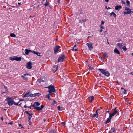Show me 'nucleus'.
I'll use <instances>...</instances> for the list:
<instances>
[{"label":"nucleus","mask_w":133,"mask_h":133,"mask_svg":"<svg viewBox=\"0 0 133 133\" xmlns=\"http://www.w3.org/2000/svg\"><path fill=\"white\" fill-rule=\"evenodd\" d=\"M5 100L7 101L8 104L9 106L13 105H18V103H15L11 98L7 97Z\"/></svg>","instance_id":"f257e3e1"},{"label":"nucleus","mask_w":133,"mask_h":133,"mask_svg":"<svg viewBox=\"0 0 133 133\" xmlns=\"http://www.w3.org/2000/svg\"><path fill=\"white\" fill-rule=\"evenodd\" d=\"M46 88L48 89V92L50 94H51L53 92H55V87L53 85H49Z\"/></svg>","instance_id":"f03ea898"},{"label":"nucleus","mask_w":133,"mask_h":133,"mask_svg":"<svg viewBox=\"0 0 133 133\" xmlns=\"http://www.w3.org/2000/svg\"><path fill=\"white\" fill-rule=\"evenodd\" d=\"M98 70L100 71L101 73L104 74L107 77L109 76L110 75L109 72L105 69L99 68L98 69Z\"/></svg>","instance_id":"7ed1b4c3"},{"label":"nucleus","mask_w":133,"mask_h":133,"mask_svg":"<svg viewBox=\"0 0 133 133\" xmlns=\"http://www.w3.org/2000/svg\"><path fill=\"white\" fill-rule=\"evenodd\" d=\"M86 45L88 46L89 49L90 50H91L93 48V43L91 42H89L86 44Z\"/></svg>","instance_id":"20e7f679"},{"label":"nucleus","mask_w":133,"mask_h":133,"mask_svg":"<svg viewBox=\"0 0 133 133\" xmlns=\"http://www.w3.org/2000/svg\"><path fill=\"white\" fill-rule=\"evenodd\" d=\"M65 58V56L62 55L60 56L58 58V62H63Z\"/></svg>","instance_id":"39448f33"},{"label":"nucleus","mask_w":133,"mask_h":133,"mask_svg":"<svg viewBox=\"0 0 133 133\" xmlns=\"http://www.w3.org/2000/svg\"><path fill=\"white\" fill-rule=\"evenodd\" d=\"M34 109L38 111L41 110L44 107V106L43 105H41L40 107L35 106V105H34Z\"/></svg>","instance_id":"423d86ee"},{"label":"nucleus","mask_w":133,"mask_h":133,"mask_svg":"<svg viewBox=\"0 0 133 133\" xmlns=\"http://www.w3.org/2000/svg\"><path fill=\"white\" fill-rule=\"evenodd\" d=\"M26 67L28 69H31L32 68V62L29 61L27 63Z\"/></svg>","instance_id":"0eeeda50"},{"label":"nucleus","mask_w":133,"mask_h":133,"mask_svg":"<svg viewBox=\"0 0 133 133\" xmlns=\"http://www.w3.org/2000/svg\"><path fill=\"white\" fill-rule=\"evenodd\" d=\"M125 9L127 12L129 13H128V14H130L133 12V11L131 10V9L128 7H125Z\"/></svg>","instance_id":"6e6552de"},{"label":"nucleus","mask_w":133,"mask_h":133,"mask_svg":"<svg viewBox=\"0 0 133 133\" xmlns=\"http://www.w3.org/2000/svg\"><path fill=\"white\" fill-rule=\"evenodd\" d=\"M25 113H26L27 114L29 115V116L28 117V118L29 121H30V120L31 118L32 117V115H33V114L32 113H29L28 111H26L25 112Z\"/></svg>","instance_id":"1a4fd4ad"},{"label":"nucleus","mask_w":133,"mask_h":133,"mask_svg":"<svg viewBox=\"0 0 133 133\" xmlns=\"http://www.w3.org/2000/svg\"><path fill=\"white\" fill-rule=\"evenodd\" d=\"M60 48V46H56L54 49V51L55 54L58 52V49Z\"/></svg>","instance_id":"9d476101"},{"label":"nucleus","mask_w":133,"mask_h":133,"mask_svg":"<svg viewBox=\"0 0 133 133\" xmlns=\"http://www.w3.org/2000/svg\"><path fill=\"white\" fill-rule=\"evenodd\" d=\"M40 95V94L39 93H35L34 94H32L31 93V95L30 97H34L37 96H39Z\"/></svg>","instance_id":"9b49d317"},{"label":"nucleus","mask_w":133,"mask_h":133,"mask_svg":"<svg viewBox=\"0 0 133 133\" xmlns=\"http://www.w3.org/2000/svg\"><path fill=\"white\" fill-rule=\"evenodd\" d=\"M116 107L115 108L114 111L111 114L110 113H109V115L112 117L114 116L118 112V111L116 109Z\"/></svg>","instance_id":"f8f14e48"},{"label":"nucleus","mask_w":133,"mask_h":133,"mask_svg":"<svg viewBox=\"0 0 133 133\" xmlns=\"http://www.w3.org/2000/svg\"><path fill=\"white\" fill-rule=\"evenodd\" d=\"M29 75L28 74H24L23 75H22L21 77L23 78V79L25 80H27L28 79V77H26V76L28 75Z\"/></svg>","instance_id":"ddd939ff"},{"label":"nucleus","mask_w":133,"mask_h":133,"mask_svg":"<svg viewBox=\"0 0 133 133\" xmlns=\"http://www.w3.org/2000/svg\"><path fill=\"white\" fill-rule=\"evenodd\" d=\"M31 95V92H28L25 94L23 96V97H30Z\"/></svg>","instance_id":"4468645a"},{"label":"nucleus","mask_w":133,"mask_h":133,"mask_svg":"<svg viewBox=\"0 0 133 133\" xmlns=\"http://www.w3.org/2000/svg\"><path fill=\"white\" fill-rule=\"evenodd\" d=\"M122 8V7L121 6L117 5L115 6V9L116 10L119 11Z\"/></svg>","instance_id":"2eb2a0df"},{"label":"nucleus","mask_w":133,"mask_h":133,"mask_svg":"<svg viewBox=\"0 0 133 133\" xmlns=\"http://www.w3.org/2000/svg\"><path fill=\"white\" fill-rule=\"evenodd\" d=\"M112 117L109 115V116L108 118L107 119L105 122V123L107 124V123H109V122H110L111 119Z\"/></svg>","instance_id":"dca6fc26"},{"label":"nucleus","mask_w":133,"mask_h":133,"mask_svg":"<svg viewBox=\"0 0 133 133\" xmlns=\"http://www.w3.org/2000/svg\"><path fill=\"white\" fill-rule=\"evenodd\" d=\"M58 66H57L56 65H54L53 66V68L52 69L53 71H54V72H55L58 69Z\"/></svg>","instance_id":"f3484780"},{"label":"nucleus","mask_w":133,"mask_h":133,"mask_svg":"<svg viewBox=\"0 0 133 133\" xmlns=\"http://www.w3.org/2000/svg\"><path fill=\"white\" fill-rule=\"evenodd\" d=\"M40 105V104L38 102H36L34 103V104L32 105V107L34 108V105H35V106H39Z\"/></svg>","instance_id":"a211bd4d"},{"label":"nucleus","mask_w":133,"mask_h":133,"mask_svg":"<svg viewBox=\"0 0 133 133\" xmlns=\"http://www.w3.org/2000/svg\"><path fill=\"white\" fill-rule=\"evenodd\" d=\"M114 52L115 54H118L119 55L120 54V52L116 48L115 49Z\"/></svg>","instance_id":"6ab92c4d"},{"label":"nucleus","mask_w":133,"mask_h":133,"mask_svg":"<svg viewBox=\"0 0 133 133\" xmlns=\"http://www.w3.org/2000/svg\"><path fill=\"white\" fill-rule=\"evenodd\" d=\"M89 98V102L91 103L94 99V98L93 96H90Z\"/></svg>","instance_id":"aec40b11"},{"label":"nucleus","mask_w":133,"mask_h":133,"mask_svg":"<svg viewBox=\"0 0 133 133\" xmlns=\"http://www.w3.org/2000/svg\"><path fill=\"white\" fill-rule=\"evenodd\" d=\"M98 110H97L96 112V114H94L93 115L92 117H98V113L97 112V111Z\"/></svg>","instance_id":"412c9836"},{"label":"nucleus","mask_w":133,"mask_h":133,"mask_svg":"<svg viewBox=\"0 0 133 133\" xmlns=\"http://www.w3.org/2000/svg\"><path fill=\"white\" fill-rule=\"evenodd\" d=\"M32 53L35 54H36L38 56H41L40 55V53L39 52H37L35 51H33L32 52Z\"/></svg>","instance_id":"4be33fe9"},{"label":"nucleus","mask_w":133,"mask_h":133,"mask_svg":"<svg viewBox=\"0 0 133 133\" xmlns=\"http://www.w3.org/2000/svg\"><path fill=\"white\" fill-rule=\"evenodd\" d=\"M118 46L120 49H121L122 47V44L121 43H117L116 44Z\"/></svg>","instance_id":"5701e85b"},{"label":"nucleus","mask_w":133,"mask_h":133,"mask_svg":"<svg viewBox=\"0 0 133 133\" xmlns=\"http://www.w3.org/2000/svg\"><path fill=\"white\" fill-rule=\"evenodd\" d=\"M109 132H113L114 133H116V132L114 128H112Z\"/></svg>","instance_id":"b1692460"},{"label":"nucleus","mask_w":133,"mask_h":133,"mask_svg":"<svg viewBox=\"0 0 133 133\" xmlns=\"http://www.w3.org/2000/svg\"><path fill=\"white\" fill-rule=\"evenodd\" d=\"M25 54L26 55H28L29 53V50L28 49H25Z\"/></svg>","instance_id":"393cba45"},{"label":"nucleus","mask_w":133,"mask_h":133,"mask_svg":"<svg viewBox=\"0 0 133 133\" xmlns=\"http://www.w3.org/2000/svg\"><path fill=\"white\" fill-rule=\"evenodd\" d=\"M21 57H15V60L17 61H21Z\"/></svg>","instance_id":"a878e982"},{"label":"nucleus","mask_w":133,"mask_h":133,"mask_svg":"<svg viewBox=\"0 0 133 133\" xmlns=\"http://www.w3.org/2000/svg\"><path fill=\"white\" fill-rule=\"evenodd\" d=\"M10 36L11 37H16V35L13 33L10 34Z\"/></svg>","instance_id":"bb28decb"},{"label":"nucleus","mask_w":133,"mask_h":133,"mask_svg":"<svg viewBox=\"0 0 133 133\" xmlns=\"http://www.w3.org/2000/svg\"><path fill=\"white\" fill-rule=\"evenodd\" d=\"M86 20L85 19H83L82 20H80L79 21V22L80 23H82L86 22Z\"/></svg>","instance_id":"cd10ccee"},{"label":"nucleus","mask_w":133,"mask_h":133,"mask_svg":"<svg viewBox=\"0 0 133 133\" xmlns=\"http://www.w3.org/2000/svg\"><path fill=\"white\" fill-rule=\"evenodd\" d=\"M49 2L47 0H46V2L45 3L44 5H45L46 6H47L49 4Z\"/></svg>","instance_id":"c85d7f7f"},{"label":"nucleus","mask_w":133,"mask_h":133,"mask_svg":"<svg viewBox=\"0 0 133 133\" xmlns=\"http://www.w3.org/2000/svg\"><path fill=\"white\" fill-rule=\"evenodd\" d=\"M126 5L127 6H130L129 5L130 4V2L129 1H128V0H126Z\"/></svg>","instance_id":"c756f323"},{"label":"nucleus","mask_w":133,"mask_h":133,"mask_svg":"<svg viewBox=\"0 0 133 133\" xmlns=\"http://www.w3.org/2000/svg\"><path fill=\"white\" fill-rule=\"evenodd\" d=\"M51 94H50V93H49V94H48L46 95V97L48 98V99L49 100H50V95Z\"/></svg>","instance_id":"7c9ffc66"},{"label":"nucleus","mask_w":133,"mask_h":133,"mask_svg":"<svg viewBox=\"0 0 133 133\" xmlns=\"http://www.w3.org/2000/svg\"><path fill=\"white\" fill-rule=\"evenodd\" d=\"M57 108L59 111H62V108H61L59 106H58L57 107Z\"/></svg>","instance_id":"2f4dec72"},{"label":"nucleus","mask_w":133,"mask_h":133,"mask_svg":"<svg viewBox=\"0 0 133 133\" xmlns=\"http://www.w3.org/2000/svg\"><path fill=\"white\" fill-rule=\"evenodd\" d=\"M122 48L123 49V50H124V51H125L127 50V49L126 47L125 46H123V47Z\"/></svg>","instance_id":"473e14b6"},{"label":"nucleus","mask_w":133,"mask_h":133,"mask_svg":"<svg viewBox=\"0 0 133 133\" xmlns=\"http://www.w3.org/2000/svg\"><path fill=\"white\" fill-rule=\"evenodd\" d=\"M112 14L113 16L114 17H116L117 15L116 14L113 12H112Z\"/></svg>","instance_id":"72a5a7b5"},{"label":"nucleus","mask_w":133,"mask_h":133,"mask_svg":"<svg viewBox=\"0 0 133 133\" xmlns=\"http://www.w3.org/2000/svg\"><path fill=\"white\" fill-rule=\"evenodd\" d=\"M103 55L104 57H105L106 58H107L108 57L107 56V54L105 53L103 54Z\"/></svg>","instance_id":"f704fd0d"},{"label":"nucleus","mask_w":133,"mask_h":133,"mask_svg":"<svg viewBox=\"0 0 133 133\" xmlns=\"http://www.w3.org/2000/svg\"><path fill=\"white\" fill-rule=\"evenodd\" d=\"M99 27L101 29H104V26H102V25H99Z\"/></svg>","instance_id":"c9c22d12"},{"label":"nucleus","mask_w":133,"mask_h":133,"mask_svg":"<svg viewBox=\"0 0 133 133\" xmlns=\"http://www.w3.org/2000/svg\"><path fill=\"white\" fill-rule=\"evenodd\" d=\"M104 23V21L103 20H102L101 21V24L100 25H102Z\"/></svg>","instance_id":"e433bc0d"},{"label":"nucleus","mask_w":133,"mask_h":133,"mask_svg":"<svg viewBox=\"0 0 133 133\" xmlns=\"http://www.w3.org/2000/svg\"><path fill=\"white\" fill-rule=\"evenodd\" d=\"M62 124L63 126H64L65 125V122H62Z\"/></svg>","instance_id":"4c0bfd02"},{"label":"nucleus","mask_w":133,"mask_h":133,"mask_svg":"<svg viewBox=\"0 0 133 133\" xmlns=\"http://www.w3.org/2000/svg\"><path fill=\"white\" fill-rule=\"evenodd\" d=\"M10 59L11 60H12V61L15 60V58L11 57L10 58Z\"/></svg>","instance_id":"58836bf2"},{"label":"nucleus","mask_w":133,"mask_h":133,"mask_svg":"<svg viewBox=\"0 0 133 133\" xmlns=\"http://www.w3.org/2000/svg\"><path fill=\"white\" fill-rule=\"evenodd\" d=\"M24 107L25 108H26L27 107V108H30V109H31V107L30 106H26V105H24Z\"/></svg>","instance_id":"ea45409f"},{"label":"nucleus","mask_w":133,"mask_h":133,"mask_svg":"<svg viewBox=\"0 0 133 133\" xmlns=\"http://www.w3.org/2000/svg\"><path fill=\"white\" fill-rule=\"evenodd\" d=\"M29 121V122L28 123V124H29V125H30L32 123L31 122V121H30V120Z\"/></svg>","instance_id":"a19ab883"},{"label":"nucleus","mask_w":133,"mask_h":133,"mask_svg":"<svg viewBox=\"0 0 133 133\" xmlns=\"http://www.w3.org/2000/svg\"><path fill=\"white\" fill-rule=\"evenodd\" d=\"M50 133H55V132L53 130H52L51 131Z\"/></svg>","instance_id":"79ce46f5"},{"label":"nucleus","mask_w":133,"mask_h":133,"mask_svg":"<svg viewBox=\"0 0 133 133\" xmlns=\"http://www.w3.org/2000/svg\"><path fill=\"white\" fill-rule=\"evenodd\" d=\"M128 12H124V15H125V14H128Z\"/></svg>","instance_id":"37998d69"},{"label":"nucleus","mask_w":133,"mask_h":133,"mask_svg":"<svg viewBox=\"0 0 133 133\" xmlns=\"http://www.w3.org/2000/svg\"><path fill=\"white\" fill-rule=\"evenodd\" d=\"M13 124V123L12 122H10L9 123H8V124Z\"/></svg>","instance_id":"c03bdc74"},{"label":"nucleus","mask_w":133,"mask_h":133,"mask_svg":"<svg viewBox=\"0 0 133 133\" xmlns=\"http://www.w3.org/2000/svg\"><path fill=\"white\" fill-rule=\"evenodd\" d=\"M124 91L123 93L124 94H125L126 93V90L125 89H124Z\"/></svg>","instance_id":"a18cd8bd"},{"label":"nucleus","mask_w":133,"mask_h":133,"mask_svg":"<svg viewBox=\"0 0 133 133\" xmlns=\"http://www.w3.org/2000/svg\"><path fill=\"white\" fill-rule=\"evenodd\" d=\"M4 88H5V90H6V91H7V88L6 87H4Z\"/></svg>","instance_id":"49530a36"},{"label":"nucleus","mask_w":133,"mask_h":133,"mask_svg":"<svg viewBox=\"0 0 133 133\" xmlns=\"http://www.w3.org/2000/svg\"><path fill=\"white\" fill-rule=\"evenodd\" d=\"M19 127H21V128H23V127H22V125L20 124H19Z\"/></svg>","instance_id":"de8ad7c7"},{"label":"nucleus","mask_w":133,"mask_h":133,"mask_svg":"<svg viewBox=\"0 0 133 133\" xmlns=\"http://www.w3.org/2000/svg\"><path fill=\"white\" fill-rule=\"evenodd\" d=\"M122 3L124 4H125V3L124 1H122Z\"/></svg>","instance_id":"09e8293b"},{"label":"nucleus","mask_w":133,"mask_h":133,"mask_svg":"<svg viewBox=\"0 0 133 133\" xmlns=\"http://www.w3.org/2000/svg\"><path fill=\"white\" fill-rule=\"evenodd\" d=\"M24 100L23 99H20L19 101V102H18V104L21 101H23Z\"/></svg>","instance_id":"8fccbe9b"},{"label":"nucleus","mask_w":133,"mask_h":133,"mask_svg":"<svg viewBox=\"0 0 133 133\" xmlns=\"http://www.w3.org/2000/svg\"><path fill=\"white\" fill-rule=\"evenodd\" d=\"M102 29H101L100 30V32H102V31H103V30Z\"/></svg>","instance_id":"3c124183"},{"label":"nucleus","mask_w":133,"mask_h":133,"mask_svg":"<svg viewBox=\"0 0 133 133\" xmlns=\"http://www.w3.org/2000/svg\"><path fill=\"white\" fill-rule=\"evenodd\" d=\"M6 92H3V91H1V93L2 94H3V93H5Z\"/></svg>","instance_id":"603ef678"},{"label":"nucleus","mask_w":133,"mask_h":133,"mask_svg":"<svg viewBox=\"0 0 133 133\" xmlns=\"http://www.w3.org/2000/svg\"><path fill=\"white\" fill-rule=\"evenodd\" d=\"M111 9V8L110 7H108L107 8V9Z\"/></svg>","instance_id":"864d4df0"},{"label":"nucleus","mask_w":133,"mask_h":133,"mask_svg":"<svg viewBox=\"0 0 133 133\" xmlns=\"http://www.w3.org/2000/svg\"><path fill=\"white\" fill-rule=\"evenodd\" d=\"M74 47H73L72 49V51H74Z\"/></svg>","instance_id":"5fc2aeb1"},{"label":"nucleus","mask_w":133,"mask_h":133,"mask_svg":"<svg viewBox=\"0 0 133 133\" xmlns=\"http://www.w3.org/2000/svg\"><path fill=\"white\" fill-rule=\"evenodd\" d=\"M29 52H32H32L33 51H32L31 50H29Z\"/></svg>","instance_id":"6e6d98bb"},{"label":"nucleus","mask_w":133,"mask_h":133,"mask_svg":"<svg viewBox=\"0 0 133 133\" xmlns=\"http://www.w3.org/2000/svg\"><path fill=\"white\" fill-rule=\"evenodd\" d=\"M77 50H78L77 49H74V51H77Z\"/></svg>","instance_id":"4d7b16f0"},{"label":"nucleus","mask_w":133,"mask_h":133,"mask_svg":"<svg viewBox=\"0 0 133 133\" xmlns=\"http://www.w3.org/2000/svg\"><path fill=\"white\" fill-rule=\"evenodd\" d=\"M1 119L2 121L3 120V117H1Z\"/></svg>","instance_id":"13d9d810"},{"label":"nucleus","mask_w":133,"mask_h":133,"mask_svg":"<svg viewBox=\"0 0 133 133\" xmlns=\"http://www.w3.org/2000/svg\"><path fill=\"white\" fill-rule=\"evenodd\" d=\"M106 2H108L109 0H104Z\"/></svg>","instance_id":"bf43d9fd"},{"label":"nucleus","mask_w":133,"mask_h":133,"mask_svg":"<svg viewBox=\"0 0 133 133\" xmlns=\"http://www.w3.org/2000/svg\"><path fill=\"white\" fill-rule=\"evenodd\" d=\"M112 15V12L110 14V16H111Z\"/></svg>","instance_id":"052dcab7"},{"label":"nucleus","mask_w":133,"mask_h":133,"mask_svg":"<svg viewBox=\"0 0 133 133\" xmlns=\"http://www.w3.org/2000/svg\"><path fill=\"white\" fill-rule=\"evenodd\" d=\"M18 4L19 5H20L21 4V2H19L18 3Z\"/></svg>","instance_id":"680f3d73"},{"label":"nucleus","mask_w":133,"mask_h":133,"mask_svg":"<svg viewBox=\"0 0 133 133\" xmlns=\"http://www.w3.org/2000/svg\"><path fill=\"white\" fill-rule=\"evenodd\" d=\"M127 101V102L128 103H129V104H130V102H129L128 101Z\"/></svg>","instance_id":"e2e57ef3"},{"label":"nucleus","mask_w":133,"mask_h":133,"mask_svg":"<svg viewBox=\"0 0 133 133\" xmlns=\"http://www.w3.org/2000/svg\"><path fill=\"white\" fill-rule=\"evenodd\" d=\"M58 3H60V0H58Z\"/></svg>","instance_id":"0e129e2a"},{"label":"nucleus","mask_w":133,"mask_h":133,"mask_svg":"<svg viewBox=\"0 0 133 133\" xmlns=\"http://www.w3.org/2000/svg\"><path fill=\"white\" fill-rule=\"evenodd\" d=\"M116 83H117L118 84H119V82H118V81H117V82H116Z\"/></svg>","instance_id":"69168bd1"},{"label":"nucleus","mask_w":133,"mask_h":133,"mask_svg":"<svg viewBox=\"0 0 133 133\" xmlns=\"http://www.w3.org/2000/svg\"><path fill=\"white\" fill-rule=\"evenodd\" d=\"M76 45H74V47H76Z\"/></svg>","instance_id":"338daca9"},{"label":"nucleus","mask_w":133,"mask_h":133,"mask_svg":"<svg viewBox=\"0 0 133 133\" xmlns=\"http://www.w3.org/2000/svg\"><path fill=\"white\" fill-rule=\"evenodd\" d=\"M109 112V111H107V112L108 113Z\"/></svg>","instance_id":"774afa93"}]
</instances>
